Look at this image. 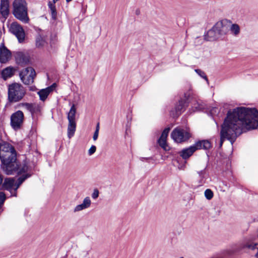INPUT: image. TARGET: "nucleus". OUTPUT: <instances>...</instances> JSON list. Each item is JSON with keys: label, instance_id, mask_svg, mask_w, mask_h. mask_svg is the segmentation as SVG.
<instances>
[{"label": "nucleus", "instance_id": "nucleus-1", "mask_svg": "<svg viewBox=\"0 0 258 258\" xmlns=\"http://www.w3.org/2000/svg\"><path fill=\"white\" fill-rule=\"evenodd\" d=\"M257 127L258 110L255 108L240 107L229 110L221 125L220 147L225 140L233 144L241 134Z\"/></svg>", "mask_w": 258, "mask_h": 258}, {"label": "nucleus", "instance_id": "nucleus-2", "mask_svg": "<svg viewBox=\"0 0 258 258\" xmlns=\"http://www.w3.org/2000/svg\"><path fill=\"white\" fill-rule=\"evenodd\" d=\"M16 156V151L14 147L6 142L0 143V159L2 166L8 175L13 174L19 169Z\"/></svg>", "mask_w": 258, "mask_h": 258}, {"label": "nucleus", "instance_id": "nucleus-3", "mask_svg": "<svg viewBox=\"0 0 258 258\" xmlns=\"http://www.w3.org/2000/svg\"><path fill=\"white\" fill-rule=\"evenodd\" d=\"M13 14L14 17L26 24L29 21L28 6L26 0H14L13 2Z\"/></svg>", "mask_w": 258, "mask_h": 258}, {"label": "nucleus", "instance_id": "nucleus-4", "mask_svg": "<svg viewBox=\"0 0 258 258\" xmlns=\"http://www.w3.org/2000/svg\"><path fill=\"white\" fill-rule=\"evenodd\" d=\"M25 92L23 86L18 83H13L9 86L8 99L11 102H16L24 97Z\"/></svg>", "mask_w": 258, "mask_h": 258}, {"label": "nucleus", "instance_id": "nucleus-5", "mask_svg": "<svg viewBox=\"0 0 258 258\" xmlns=\"http://www.w3.org/2000/svg\"><path fill=\"white\" fill-rule=\"evenodd\" d=\"M190 96L189 92L184 94L183 98L180 99L175 105L174 109L170 111V115L173 117H177L183 112L188 104V99Z\"/></svg>", "mask_w": 258, "mask_h": 258}, {"label": "nucleus", "instance_id": "nucleus-6", "mask_svg": "<svg viewBox=\"0 0 258 258\" xmlns=\"http://www.w3.org/2000/svg\"><path fill=\"white\" fill-rule=\"evenodd\" d=\"M171 137L176 142L182 143L187 141L191 137V134L188 129L176 127L172 132Z\"/></svg>", "mask_w": 258, "mask_h": 258}, {"label": "nucleus", "instance_id": "nucleus-7", "mask_svg": "<svg viewBox=\"0 0 258 258\" xmlns=\"http://www.w3.org/2000/svg\"><path fill=\"white\" fill-rule=\"evenodd\" d=\"M76 113V108L75 104H73L71 107L69 112L68 114V119L69 124L68 127V136L69 138H71L75 134L76 128V123L75 121V116Z\"/></svg>", "mask_w": 258, "mask_h": 258}, {"label": "nucleus", "instance_id": "nucleus-8", "mask_svg": "<svg viewBox=\"0 0 258 258\" xmlns=\"http://www.w3.org/2000/svg\"><path fill=\"white\" fill-rule=\"evenodd\" d=\"M19 76L22 82L25 85L32 84L36 76L35 70L32 67H27L22 70Z\"/></svg>", "mask_w": 258, "mask_h": 258}, {"label": "nucleus", "instance_id": "nucleus-9", "mask_svg": "<svg viewBox=\"0 0 258 258\" xmlns=\"http://www.w3.org/2000/svg\"><path fill=\"white\" fill-rule=\"evenodd\" d=\"M24 119L23 112L18 110L13 113L11 116L10 124L12 127L15 131L20 129L23 125Z\"/></svg>", "mask_w": 258, "mask_h": 258}, {"label": "nucleus", "instance_id": "nucleus-10", "mask_svg": "<svg viewBox=\"0 0 258 258\" xmlns=\"http://www.w3.org/2000/svg\"><path fill=\"white\" fill-rule=\"evenodd\" d=\"M2 184L3 189L9 191L11 197H17V190L19 188H16V180L13 178H5Z\"/></svg>", "mask_w": 258, "mask_h": 258}, {"label": "nucleus", "instance_id": "nucleus-11", "mask_svg": "<svg viewBox=\"0 0 258 258\" xmlns=\"http://www.w3.org/2000/svg\"><path fill=\"white\" fill-rule=\"evenodd\" d=\"M10 31L16 36L19 42H23L25 34L22 27L17 22H13L11 24L9 28Z\"/></svg>", "mask_w": 258, "mask_h": 258}, {"label": "nucleus", "instance_id": "nucleus-12", "mask_svg": "<svg viewBox=\"0 0 258 258\" xmlns=\"http://www.w3.org/2000/svg\"><path fill=\"white\" fill-rule=\"evenodd\" d=\"M225 22L224 21H221L217 22L214 26V29L217 31V34H218L221 37L222 35L226 34L228 31V27L226 24H225Z\"/></svg>", "mask_w": 258, "mask_h": 258}, {"label": "nucleus", "instance_id": "nucleus-13", "mask_svg": "<svg viewBox=\"0 0 258 258\" xmlns=\"http://www.w3.org/2000/svg\"><path fill=\"white\" fill-rule=\"evenodd\" d=\"M15 57L16 63L21 66L27 64L29 62V57L22 52H16Z\"/></svg>", "mask_w": 258, "mask_h": 258}, {"label": "nucleus", "instance_id": "nucleus-14", "mask_svg": "<svg viewBox=\"0 0 258 258\" xmlns=\"http://www.w3.org/2000/svg\"><path fill=\"white\" fill-rule=\"evenodd\" d=\"M9 0H1L0 13L2 16L6 19L9 14Z\"/></svg>", "mask_w": 258, "mask_h": 258}, {"label": "nucleus", "instance_id": "nucleus-15", "mask_svg": "<svg viewBox=\"0 0 258 258\" xmlns=\"http://www.w3.org/2000/svg\"><path fill=\"white\" fill-rule=\"evenodd\" d=\"M11 56L10 51L5 46L0 47V62L1 63H6Z\"/></svg>", "mask_w": 258, "mask_h": 258}, {"label": "nucleus", "instance_id": "nucleus-16", "mask_svg": "<svg viewBox=\"0 0 258 258\" xmlns=\"http://www.w3.org/2000/svg\"><path fill=\"white\" fill-rule=\"evenodd\" d=\"M193 145L190 146L188 148L183 149L179 152V155L183 159H187L196 151Z\"/></svg>", "mask_w": 258, "mask_h": 258}, {"label": "nucleus", "instance_id": "nucleus-17", "mask_svg": "<svg viewBox=\"0 0 258 258\" xmlns=\"http://www.w3.org/2000/svg\"><path fill=\"white\" fill-rule=\"evenodd\" d=\"M193 146L195 147L196 151L201 149L207 150L212 147L211 143L208 140L199 141L196 142Z\"/></svg>", "mask_w": 258, "mask_h": 258}, {"label": "nucleus", "instance_id": "nucleus-18", "mask_svg": "<svg viewBox=\"0 0 258 258\" xmlns=\"http://www.w3.org/2000/svg\"><path fill=\"white\" fill-rule=\"evenodd\" d=\"M204 37L205 39L207 41H214L220 37V35L217 34L216 29H214V26L207 31Z\"/></svg>", "mask_w": 258, "mask_h": 258}, {"label": "nucleus", "instance_id": "nucleus-19", "mask_svg": "<svg viewBox=\"0 0 258 258\" xmlns=\"http://www.w3.org/2000/svg\"><path fill=\"white\" fill-rule=\"evenodd\" d=\"M55 84H53L51 86L47 87L45 89H42L38 92V94L39 96L40 100L44 101L47 98L50 93L53 90V87H54Z\"/></svg>", "mask_w": 258, "mask_h": 258}, {"label": "nucleus", "instance_id": "nucleus-20", "mask_svg": "<svg viewBox=\"0 0 258 258\" xmlns=\"http://www.w3.org/2000/svg\"><path fill=\"white\" fill-rule=\"evenodd\" d=\"M15 70L13 67H9L4 69L2 72V78L5 80L11 78L14 75Z\"/></svg>", "mask_w": 258, "mask_h": 258}, {"label": "nucleus", "instance_id": "nucleus-21", "mask_svg": "<svg viewBox=\"0 0 258 258\" xmlns=\"http://www.w3.org/2000/svg\"><path fill=\"white\" fill-rule=\"evenodd\" d=\"M31 176V174L29 173L21 174V175L18 178L17 181H16V188H19L22 183Z\"/></svg>", "mask_w": 258, "mask_h": 258}, {"label": "nucleus", "instance_id": "nucleus-22", "mask_svg": "<svg viewBox=\"0 0 258 258\" xmlns=\"http://www.w3.org/2000/svg\"><path fill=\"white\" fill-rule=\"evenodd\" d=\"M48 6L50 11L52 19L54 20H56L57 17V12L55 4H52L51 2H49Z\"/></svg>", "mask_w": 258, "mask_h": 258}, {"label": "nucleus", "instance_id": "nucleus-23", "mask_svg": "<svg viewBox=\"0 0 258 258\" xmlns=\"http://www.w3.org/2000/svg\"><path fill=\"white\" fill-rule=\"evenodd\" d=\"M158 143L159 144V146L164 150L168 151L169 150V147L167 145L166 139L159 138V139L158 140Z\"/></svg>", "mask_w": 258, "mask_h": 258}, {"label": "nucleus", "instance_id": "nucleus-24", "mask_svg": "<svg viewBox=\"0 0 258 258\" xmlns=\"http://www.w3.org/2000/svg\"><path fill=\"white\" fill-rule=\"evenodd\" d=\"M46 43V42L45 40L41 36L38 35L36 39V45L37 47L41 48L43 47Z\"/></svg>", "mask_w": 258, "mask_h": 258}, {"label": "nucleus", "instance_id": "nucleus-25", "mask_svg": "<svg viewBox=\"0 0 258 258\" xmlns=\"http://www.w3.org/2000/svg\"><path fill=\"white\" fill-rule=\"evenodd\" d=\"M230 29L232 33L235 36L237 35L240 32V27L236 24H232Z\"/></svg>", "mask_w": 258, "mask_h": 258}, {"label": "nucleus", "instance_id": "nucleus-26", "mask_svg": "<svg viewBox=\"0 0 258 258\" xmlns=\"http://www.w3.org/2000/svg\"><path fill=\"white\" fill-rule=\"evenodd\" d=\"M204 195L206 198L208 200H211L214 196L213 192L211 189L209 188L205 190Z\"/></svg>", "mask_w": 258, "mask_h": 258}, {"label": "nucleus", "instance_id": "nucleus-27", "mask_svg": "<svg viewBox=\"0 0 258 258\" xmlns=\"http://www.w3.org/2000/svg\"><path fill=\"white\" fill-rule=\"evenodd\" d=\"M195 72L202 78L204 79L206 82L208 83V79L205 74V73L200 69H196Z\"/></svg>", "mask_w": 258, "mask_h": 258}, {"label": "nucleus", "instance_id": "nucleus-28", "mask_svg": "<svg viewBox=\"0 0 258 258\" xmlns=\"http://www.w3.org/2000/svg\"><path fill=\"white\" fill-rule=\"evenodd\" d=\"M28 170H29L28 166L27 165L24 164L22 166V167L20 168L19 171H18V174H25V173H27Z\"/></svg>", "mask_w": 258, "mask_h": 258}, {"label": "nucleus", "instance_id": "nucleus-29", "mask_svg": "<svg viewBox=\"0 0 258 258\" xmlns=\"http://www.w3.org/2000/svg\"><path fill=\"white\" fill-rule=\"evenodd\" d=\"M82 205L84 206V207L87 209L90 207L91 204V201L89 197H86L82 203Z\"/></svg>", "mask_w": 258, "mask_h": 258}, {"label": "nucleus", "instance_id": "nucleus-30", "mask_svg": "<svg viewBox=\"0 0 258 258\" xmlns=\"http://www.w3.org/2000/svg\"><path fill=\"white\" fill-rule=\"evenodd\" d=\"M170 131V128L169 127L165 128L162 133V134L160 138L167 139V137L168 135L169 132Z\"/></svg>", "mask_w": 258, "mask_h": 258}, {"label": "nucleus", "instance_id": "nucleus-31", "mask_svg": "<svg viewBox=\"0 0 258 258\" xmlns=\"http://www.w3.org/2000/svg\"><path fill=\"white\" fill-rule=\"evenodd\" d=\"M86 209V208L84 207V206L82 205V204H80L76 206V207L74 208V212H77L80 211H82L83 210Z\"/></svg>", "mask_w": 258, "mask_h": 258}, {"label": "nucleus", "instance_id": "nucleus-32", "mask_svg": "<svg viewBox=\"0 0 258 258\" xmlns=\"http://www.w3.org/2000/svg\"><path fill=\"white\" fill-rule=\"evenodd\" d=\"M99 190L98 189L95 188L94 189L93 192L92 194V198L93 199H96L99 197Z\"/></svg>", "mask_w": 258, "mask_h": 258}, {"label": "nucleus", "instance_id": "nucleus-33", "mask_svg": "<svg viewBox=\"0 0 258 258\" xmlns=\"http://www.w3.org/2000/svg\"><path fill=\"white\" fill-rule=\"evenodd\" d=\"M96 150V147L94 145H92L91 148L89 149L88 151V154L89 155H92L93 154Z\"/></svg>", "mask_w": 258, "mask_h": 258}, {"label": "nucleus", "instance_id": "nucleus-34", "mask_svg": "<svg viewBox=\"0 0 258 258\" xmlns=\"http://www.w3.org/2000/svg\"><path fill=\"white\" fill-rule=\"evenodd\" d=\"M24 105L26 107V108L31 112L33 111V105L32 104L29 103H25Z\"/></svg>", "mask_w": 258, "mask_h": 258}, {"label": "nucleus", "instance_id": "nucleus-35", "mask_svg": "<svg viewBox=\"0 0 258 258\" xmlns=\"http://www.w3.org/2000/svg\"><path fill=\"white\" fill-rule=\"evenodd\" d=\"M205 170H206V168L198 172V173L199 175L201 178H204L205 174Z\"/></svg>", "mask_w": 258, "mask_h": 258}, {"label": "nucleus", "instance_id": "nucleus-36", "mask_svg": "<svg viewBox=\"0 0 258 258\" xmlns=\"http://www.w3.org/2000/svg\"><path fill=\"white\" fill-rule=\"evenodd\" d=\"M98 135H99V132L95 131L94 135H93V139L94 141H96L97 139Z\"/></svg>", "mask_w": 258, "mask_h": 258}, {"label": "nucleus", "instance_id": "nucleus-37", "mask_svg": "<svg viewBox=\"0 0 258 258\" xmlns=\"http://www.w3.org/2000/svg\"><path fill=\"white\" fill-rule=\"evenodd\" d=\"M99 128H100V126H99V123L98 122L97 125H96V130L95 131H97V132H99Z\"/></svg>", "mask_w": 258, "mask_h": 258}, {"label": "nucleus", "instance_id": "nucleus-38", "mask_svg": "<svg viewBox=\"0 0 258 258\" xmlns=\"http://www.w3.org/2000/svg\"><path fill=\"white\" fill-rule=\"evenodd\" d=\"M3 176L1 174H0V186L3 183Z\"/></svg>", "mask_w": 258, "mask_h": 258}, {"label": "nucleus", "instance_id": "nucleus-39", "mask_svg": "<svg viewBox=\"0 0 258 258\" xmlns=\"http://www.w3.org/2000/svg\"><path fill=\"white\" fill-rule=\"evenodd\" d=\"M150 158H145V157H141L140 158V160H142V161H143L144 160H148Z\"/></svg>", "mask_w": 258, "mask_h": 258}, {"label": "nucleus", "instance_id": "nucleus-40", "mask_svg": "<svg viewBox=\"0 0 258 258\" xmlns=\"http://www.w3.org/2000/svg\"><path fill=\"white\" fill-rule=\"evenodd\" d=\"M136 14L137 15H139L140 14V11L139 10H137L136 11Z\"/></svg>", "mask_w": 258, "mask_h": 258}, {"label": "nucleus", "instance_id": "nucleus-41", "mask_svg": "<svg viewBox=\"0 0 258 258\" xmlns=\"http://www.w3.org/2000/svg\"><path fill=\"white\" fill-rule=\"evenodd\" d=\"M58 1V0H53V3H52V4H55V3H56L57 1Z\"/></svg>", "mask_w": 258, "mask_h": 258}, {"label": "nucleus", "instance_id": "nucleus-42", "mask_svg": "<svg viewBox=\"0 0 258 258\" xmlns=\"http://www.w3.org/2000/svg\"><path fill=\"white\" fill-rule=\"evenodd\" d=\"M72 1V0H66V2H67V3H69V2H70L71 1Z\"/></svg>", "mask_w": 258, "mask_h": 258}, {"label": "nucleus", "instance_id": "nucleus-43", "mask_svg": "<svg viewBox=\"0 0 258 258\" xmlns=\"http://www.w3.org/2000/svg\"><path fill=\"white\" fill-rule=\"evenodd\" d=\"M89 251H87L86 252V255L89 254Z\"/></svg>", "mask_w": 258, "mask_h": 258}, {"label": "nucleus", "instance_id": "nucleus-44", "mask_svg": "<svg viewBox=\"0 0 258 258\" xmlns=\"http://www.w3.org/2000/svg\"><path fill=\"white\" fill-rule=\"evenodd\" d=\"M1 139H2V137H1V135H0V142H1Z\"/></svg>", "mask_w": 258, "mask_h": 258}]
</instances>
